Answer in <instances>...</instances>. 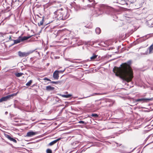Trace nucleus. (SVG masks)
<instances>
[{"label":"nucleus","mask_w":153,"mask_h":153,"mask_svg":"<svg viewBox=\"0 0 153 153\" xmlns=\"http://www.w3.org/2000/svg\"><path fill=\"white\" fill-rule=\"evenodd\" d=\"M38 133V132H33V131H30L27 133L26 136L29 137H31L36 134Z\"/></svg>","instance_id":"obj_10"},{"label":"nucleus","mask_w":153,"mask_h":153,"mask_svg":"<svg viewBox=\"0 0 153 153\" xmlns=\"http://www.w3.org/2000/svg\"><path fill=\"white\" fill-rule=\"evenodd\" d=\"M43 80H47L48 81H51V80L48 78H47V77H45L44 79H43Z\"/></svg>","instance_id":"obj_35"},{"label":"nucleus","mask_w":153,"mask_h":153,"mask_svg":"<svg viewBox=\"0 0 153 153\" xmlns=\"http://www.w3.org/2000/svg\"><path fill=\"white\" fill-rule=\"evenodd\" d=\"M11 4L12 5L14 4L15 2L14 0H11Z\"/></svg>","instance_id":"obj_38"},{"label":"nucleus","mask_w":153,"mask_h":153,"mask_svg":"<svg viewBox=\"0 0 153 153\" xmlns=\"http://www.w3.org/2000/svg\"><path fill=\"white\" fill-rule=\"evenodd\" d=\"M53 77L54 79L56 80H57L59 79V74L57 70H56L54 72L53 74Z\"/></svg>","instance_id":"obj_11"},{"label":"nucleus","mask_w":153,"mask_h":153,"mask_svg":"<svg viewBox=\"0 0 153 153\" xmlns=\"http://www.w3.org/2000/svg\"><path fill=\"white\" fill-rule=\"evenodd\" d=\"M147 62L149 64V65L150 66L153 65V61H148Z\"/></svg>","instance_id":"obj_30"},{"label":"nucleus","mask_w":153,"mask_h":153,"mask_svg":"<svg viewBox=\"0 0 153 153\" xmlns=\"http://www.w3.org/2000/svg\"><path fill=\"white\" fill-rule=\"evenodd\" d=\"M37 53L39 54V52H38Z\"/></svg>","instance_id":"obj_47"},{"label":"nucleus","mask_w":153,"mask_h":153,"mask_svg":"<svg viewBox=\"0 0 153 153\" xmlns=\"http://www.w3.org/2000/svg\"><path fill=\"white\" fill-rule=\"evenodd\" d=\"M44 17H43L42 18V20H41L39 23H38V25L39 26H40L41 25H42L43 24V22H44Z\"/></svg>","instance_id":"obj_23"},{"label":"nucleus","mask_w":153,"mask_h":153,"mask_svg":"<svg viewBox=\"0 0 153 153\" xmlns=\"http://www.w3.org/2000/svg\"><path fill=\"white\" fill-rule=\"evenodd\" d=\"M24 74L23 73H15V75L17 77H19L22 76Z\"/></svg>","instance_id":"obj_24"},{"label":"nucleus","mask_w":153,"mask_h":153,"mask_svg":"<svg viewBox=\"0 0 153 153\" xmlns=\"http://www.w3.org/2000/svg\"><path fill=\"white\" fill-rule=\"evenodd\" d=\"M109 101V100H107L106 99H101L96 100V104L97 105H101L102 106H103L105 105V102H108Z\"/></svg>","instance_id":"obj_5"},{"label":"nucleus","mask_w":153,"mask_h":153,"mask_svg":"<svg viewBox=\"0 0 153 153\" xmlns=\"http://www.w3.org/2000/svg\"><path fill=\"white\" fill-rule=\"evenodd\" d=\"M32 36H24L23 37L21 36V38L22 41V42H23L25 40H26L30 38Z\"/></svg>","instance_id":"obj_18"},{"label":"nucleus","mask_w":153,"mask_h":153,"mask_svg":"<svg viewBox=\"0 0 153 153\" xmlns=\"http://www.w3.org/2000/svg\"><path fill=\"white\" fill-rule=\"evenodd\" d=\"M107 100H109V101L108 102H106L105 103V106H112L113 104L114 103V101L113 100H111L109 99H106Z\"/></svg>","instance_id":"obj_13"},{"label":"nucleus","mask_w":153,"mask_h":153,"mask_svg":"<svg viewBox=\"0 0 153 153\" xmlns=\"http://www.w3.org/2000/svg\"><path fill=\"white\" fill-rule=\"evenodd\" d=\"M126 16H125V17L128 18H131L132 17L130 16H128L126 14Z\"/></svg>","instance_id":"obj_37"},{"label":"nucleus","mask_w":153,"mask_h":153,"mask_svg":"<svg viewBox=\"0 0 153 153\" xmlns=\"http://www.w3.org/2000/svg\"><path fill=\"white\" fill-rule=\"evenodd\" d=\"M149 53H152L153 52V45H152L149 47Z\"/></svg>","instance_id":"obj_21"},{"label":"nucleus","mask_w":153,"mask_h":153,"mask_svg":"<svg viewBox=\"0 0 153 153\" xmlns=\"http://www.w3.org/2000/svg\"><path fill=\"white\" fill-rule=\"evenodd\" d=\"M135 1L136 0H133L132 1H129V0H128V2L130 4H133L134 3Z\"/></svg>","instance_id":"obj_36"},{"label":"nucleus","mask_w":153,"mask_h":153,"mask_svg":"<svg viewBox=\"0 0 153 153\" xmlns=\"http://www.w3.org/2000/svg\"><path fill=\"white\" fill-rule=\"evenodd\" d=\"M5 114H8V112L7 111H6Z\"/></svg>","instance_id":"obj_41"},{"label":"nucleus","mask_w":153,"mask_h":153,"mask_svg":"<svg viewBox=\"0 0 153 153\" xmlns=\"http://www.w3.org/2000/svg\"><path fill=\"white\" fill-rule=\"evenodd\" d=\"M152 100L150 98H141L140 99H137L135 100L136 102H140L142 103L146 102L150 100Z\"/></svg>","instance_id":"obj_9"},{"label":"nucleus","mask_w":153,"mask_h":153,"mask_svg":"<svg viewBox=\"0 0 153 153\" xmlns=\"http://www.w3.org/2000/svg\"><path fill=\"white\" fill-rule=\"evenodd\" d=\"M11 36H10L9 38V39L10 40H12L11 39Z\"/></svg>","instance_id":"obj_39"},{"label":"nucleus","mask_w":153,"mask_h":153,"mask_svg":"<svg viewBox=\"0 0 153 153\" xmlns=\"http://www.w3.org/2000/svg\"><path fill=\"white\" fill-rule=\"evenodd\" d=\"M98 55L95 54H93L92 56H91L90 57L91 60L92 61L94 60L97 58V57Z\"/></svg>","instance_id":"obj_20"},{"label":"nucleus","mask_w":153,"mask_h":153,"mask_svg":"<svg viewBox=\"0 0 153 153\" xmlns=\"http://www.w3.org/2000/svg\"><path fill=\"white\" fill-rule=\"evenodd\" d=\"M78 123H79L82 124H85V125H86L87 123H86L83 121H82V120H81V121H79L78 122Z\"/></svg>","instance_id":"obj_28"},{"label":"nucleus","mask_w":153,"mask_h":153,"mask_svg":"<svg viewBox=\"0 0 153 153\" xmlns=\"http://www.w3.org/2000/svg\"><path fill=\"white\" fill-rule=\"evenodd\" d=\"M152 19H153V18Z\"/></svg>","instance_id":"obj_50"},{"label":"nucleus","mask_w":153,"mask_h":153,"mask_svg":"<svg viewBox=\"0 0 153 153\" xmlns=\"http://www.w3.org/2000/svg\"><path fill=\"white\" fill-rule=\"evenodd\" d=\"M6 137L9 140H10V141H12L15 143H16V140L13 138L11 137L10 135L7 134L6 135Z\"/></svg>","instance_id":"obj_16"},{"label":"nucleus","mask_w":153,"mask_h":153,"mask_svg":"<svg viewBox=\"0 0 153 153\" xmlns=\"http://www.w3.org/2000/svg\"><path fill=\"white\" fill-rule=\"evenodd\" d=\"M16 94H11L8 95L6 96L3 97L0 99V102L8 100L13 98V97L16 96Z\"/></svg>","instance_id":"obj_6"},{"label":"nucleus","mask_w":153,"mask_h":153,"mask_svg":"<svg viewBox=\"0 0 153 153\" xmlns=\"http://www.w3.org/2000/svg\"><path fill=\"white\" fill-rule=\"evenodd\" d=\"M72 62L73 63H78V62L76 61H73Z\"/></svg>","instance_id":"obj_40"},{"label":"nucleus","mask_w":153,"mask_h":153,"mask_svg":"<svg viewBox=\"0 0 153 153\" xmlns=\"http://www.w3.org/2000/svg\"><path fill=\"white\" fill-rule=\"evenodd\" d=\"M95 32L97 34H99L100 33L101 30L100 29L99 27H97L95 29Z\"/></svg>","instance_id":"obj_22"},{"label":"nucleus","mask_w":153,"mask_h":153,"mask_svg":"<svg viewBox=\"0 0 153 153\" xmlns=\"http://www.w3.org/2000/svg\"><path fill=\"white\" fill-rule=\"evenodd\" d=\"M58 82V84H61L62 83H63L65 82V81H57Z\"/></svg>","instance_id":"obj_32"},{"label":"nucleus","mask_w":153,"mask_h":153,"mask_svg":"<svg viewBox=\"0 0 153 153\" xmlns=\"http://www.w3.org/2000/svg\"><path fill=\"white\" fill-rule=\"evenodd\" d=\"M91 116H92V117H98V116L97 114L95 113L92 114Z\"/></svg>","instance_id":"obj_31"},{"label":"nucleus","mask_w":153,"mask_h":153,"mask_svg":"<svg viewBox=\"0 0 153 153\" xmlns=\"http://www.w3.org/2000/svg\"><path fill=\"white\" fill-rule=\"evenodd\" d=\"M14 43L12 45H13L15 44H17L18 43H20L21 42H22L21 36H19L18 39L16 40H13Z\"/></svg>","instance_id":"obj_14"},{"label":"nucleus","mask_w":153,"mask_h":153,"mask_svg":"<svg viewBox=\"0 0 153 153\" xmlns=\"http://www.w3.org/2000/svg\"><path fill=\"white\" fill-rule=\"evenodd\" d=\"M70 11L71 10L62 8L58 10L54 13L55 17L59 20H65L69 17Z\"/></svg>","instance_id":"obj_2"},{"label":"nucleus","mask_w":153,"mask_h":153,"mask_svg":"<svg viewBox=\"0 0 153 153\" xmlns=\"http://www.w3.org/2000/svg\"><path fill=\"white\" fill-rule=\"evenodd\" d=\"M68 43H69V44H73L74 47H76L77 45L79 46L83 44L82 41H80L79 39L76 38H71V42Z\"/></svg>","instance_id":"obj_4"},{"label":"nucleus","mask_w":153,"mask_h":153,"mask_svg":"<svg viewBox=\"0 0 153 153\" xmlns=\"http://www.w3.org/2000/svg\"><path fill=\"white\" fill-rule=\"evenodd\" d=\"M137 37H139V36H137Z\"/></svg>","instance_id":"obj_49"},{"label":"nucleus","mask_w":153,"mask_h":153,"mask_svg":"<svg viewBox=\"0 0 153 153\" xmlns=\"http://www.w3.org/2000/svg\"><path fill=\"white\" fill-rule=\"evenodd\" d=\"M15 2H17V1H19V0H14Z\"/></svg>","instance_id":"obj_42"},{"label":"nucleus","mask_w":153,"mask_h":153,"mask_svg":"<svg viewBox=\"0 0 153 153\" xmlns=\"http://www.w3.org/2000/svg\"><path fill=\"white\" fill-rule=\"evenodd\" d=\"M34 85H33L32 86H31V87L32 88L33 87V86H34Z\"/></svg>","instance_id":"obj_44"},{"label":"nucleus","mask_w":153,"mask_h":153,"mask_svg":"<svg viewBox=\"0 0 153 153\" xmlns=\"http://www.w3.org/2000/svg\"><path fill=\"white\" fill-rule=\"evenodd\" d=\"M65 69H64L62 71H58V72L59 74V73L62 74L65 71Z\"/></svg>","instance_id":"obj_34"},{"label":"nucleus","mask_w":153,"mask_h":153,"mask_svg":"<svg viewBox=\"0 0 153 153\" xmlns=\"http://www.w3.org/2000/svg\"><path fill=\"white\" fill-rule=\"evenodd\" d=\"M150 37V35L148 34L142 37L139 38L137 39V40L139 42H144Z\"/></svg>","instance_id":"obj_8"},{"label":"nucleus","mask_w":153,"mask_h":153,"mask_svg":"<svg viewBox=\"0 0 153 153\" xmlns=\"http://www.w3.org/2000/svg\"><path fill=\"white\" fill-rule=\"evenodd\" d=\"M146 24L149 27H153V19H152L146 21Z\"/></svg>","instance_id":"obj_12"},{"label":"nucleus","mask_w":153,"mask_h":153,"mask_svg":"<svg viewBox=\"0 0 153 153\" xmlns=\"http://www.w3.org/2000/svg\"><path fill=\"white\" fill-rule=\"evenodd\" d=\"M71 96V94H69L68 95H62V97H65L66 98H68Z\"/></svg>","instance_id":"obj_26"},{"label":"nucleus","mask_w":153,"mask_h":153,"mask_svg":"<svg viewBox=\"0 0 153 153\" xmlns=\"http://www.w3.org/2000/svg\"><path fill=\"white\" fill-rule=\"evenodd\" d=\"M47 153H52V150L50 149H48L46 150Z\"/></svg>","instance_id":"obj_29"},{"label":"nucleus","mask_w":153,"mask_h":153,"mask_svg":"<svg viewBox=\"0 0 153 153\" xmlns=\"http://www.w3.org/2000/svg\"><path fill=\"white\" fill-rule=\"evenodd\" d=\"M131 61L130 60L127 62L122 64L119 68L115 67L113 71L117 76H120L122 79L127 82L131 81L133 77L132 71L130 65Z\"/></svg>","instance_id":"obj_1"},{"label":"nucleus","mask_w":153,"mask_h":153,"mask_svg":"<svg viewBox=\"0 0 153 153\" xmlns=\"http://www.w3.org/2000/svg\"><path fill=\"white\" fill-rule=\"evenodd\" d=\"M90 1H92L93 0H88ZM93 1H94V0H93Z\"/></svg>","instance_id":"obj_43"},{"label":"nucleus","mask_w":153,"mask_h":153,"mask_svg":"<svg viewBox=\"0 0 153 153\" xmlns=\"http://www.w3.org/2000/svg\"><path fill=\"white\" fill-rule=\"evenodd\" d=\"M50 83H51L52 84H58V82H54V81H51V82H50Z\"/></svg>","instance_id":"obj_33"},{"label":"nucleus","mask_w":153,"mask_h":153,"mask_svg":"<svg viewBox=\"0 0 153 153\" xmlns=\"http://www.w3.org/2000/svg\"><path fill=\"white\" fill-rule=\"evenodd\" d=\"M128 4V3H126V4H127V5Z\"/></svg>","instance_id":"obj_46"},{"label":"nucleus","mask_w":153,"mask_h":153,"mask_svg":"<svg viewBox=\"0 0 153 153\" xmlns=\"http://www.w3.org/2000/svg\"><path fill=\"white\" fill-rule=\"evenodd\" d=\"M49 64V63L47 64L48 65Z\"/></svg>","instance_id":"obj_48"},{"label":"nucleus","mask_w":153,"mask_h":153,"mask_svg":"<svg viewBox=\"0 0 153 153\" xmlns=\"http://www.w3.org/2000/svg\"><path fill=\"white\" fill-rule=\"evenodd\" d=\"M60 139H61L60 138H58L56 140H55L53 141H52L51 142L49 143L48 145V146H51L53 145L54 144H55L57 142V141H58L60 140Z\"/></svg>","instance_id":"obj_15"},{"label":"nucleus","mask_w":153,"mask_h":153,"mask_svg":"<svg viewBox=\"0 0 153 153\" xmlns=\"http://www.w3.org/2000/svg\"><path fill=\"white\" fill-rule=\"evenodd\" d=\"M33 82V80H30L29 82H27L26 84V85L27 87L30 86L31 84H32V82Z\"/></svg>","instance_id":"obj_25"},{"label":"nucleus","mask_w":153,"mask_h":153,"mask_svg":"<svg viewBox=\"0 0 153 153\" xmlns=\"http://www.w3.org/2000/svg\"><path fill=\"white\" fill-rule=\"evenodd\" d=\"M65 41L67 43L69 44V43H68V42H71V39H67V38L65 39L64 42Z\"/></svg>","instance_id":"obj_27"},{"label":"nucleus","mask_w":153,"mask_h":153,"mask_svg":"<svg viewBox=\"0 0 153 153\" xmlns=\"http://www.w3.org/2000/svg\"><path fill=\"white\" fill-rule=\"evenodd\" d=\"M35 50H30L27 52H22L21 51L18 52V55L21 57H26L28 56L30 54L33 53L34 51H35Z\"/></svg>","instance_id":"obj_7"},{"label":"nucleus","mask_w":153,"mask_h":153,"mask_svg":"<svg viewBox=\"0 0 153 153\" xmlns=\"http://www.w3.org/2000/svg\"><path fill=\"white\" fill-rule=\"evenodd\" d=\"M108 8V7L104 4H100L97 7L94 8L93 11L94 15L95 14V16H97L102 14Z\"/></svg>","instance_id":"obj_3"},{"label":"nucleus","mask_w":153,"mask_h":153,"mask_svg":"<svg viewBox=\"0 0 153 153\" xmlns=\"http://www.w3.org/2000/svg\"><path fill=\"white\" fill-rule=\"evenodd\" d=\"M0 34H1V35L2 36V34H3V33H0Z\"/></svg>","instance_id":"obj_45"},{"label":"nucleus","mask_w":153,"mask_h":153,"mask_svg":"<svg viewBox=\"0 0 153 153\" xmlns=\"http://www.w3.org/2000/svg\"><path fill=\"white\" fill-rule=\"evenodd\" d=\"M54 88V87L51 86L50 85H48L46 87V90L48 91L53 90Z\"/></svg>","instance_id":"obj_17"},{"label":"nucleus","mask_w":153,"mask_h":153,"mask_svg":"<svg viewBox=\"0 0 153 153\" xmlns=\"http://www.w3.org/2000/svg\"><path fill=\"white\" fill-rule=\"evenodd\" d=\"M105 94V93H95L94 94H91V95H89L88 97H84V98H87V97H90L91 96H93L94 95H103V94Z\"/></svg>","instance_id":"obj_19"}]
</instances>
